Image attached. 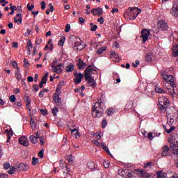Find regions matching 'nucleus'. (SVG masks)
<instances>
[{"instance_id":"nucleus-15","label":"nucleus","mask_w":178,"mask_h":178,"mask_svg":"<svg viewBox=\"0 0 178 178\" xmlns=\"http://www.w3.org/2000/svg\"><path fill=\"white\" fill-rule=\"evenodd\" d=\"M170 154L169 153V147L168 145H164L162 147L161 156H169Z\"/></svg>"},{"instance_id":"nucleus-42","label":"nucleus","mask_w":178,"mask_h":178,"mask_svg":"<svg viewBox=\"0 0 178 178\" xmlns=\"http://www.w3.org/2000/svg\"><path fill=\"white\" fill-rule=\"evenodd\" d=\"M103 165L106 169H108L110 166L109 161L104 160L103 162Z\"/></svg>"},{"instance_id":"nucleus-8","label":"nucleus","mask_w":178,"mask_h":178,"mask_svg":"<svg viewBox=\"0 0 178 178\" xmlns=\"http://www.w3.org/2000/svg\"><path fill=\"white\" fill-rule=\"evenodd\" d=\"M170 114L168 115V123L169 124L172 125V124H175V123H176L177 120V112H175L172 114V115H170Z\"/></svg>"},{"instance_id":"nucleus-48","label":"nucleus","mask_w":178,"mask_h":178,"mask_svg":"<svg viewBox=\"0 0 178 178\" xmlns=\"http://www.w3.org/2000/svg\"><path fill=\"white\" fill-rule=\"evenodd\" d=\"M12 65L13 67H15V69H17V70H20V68H19V65H17V63H16V61H13Z\"/></svg>"},{"instance_id":"nucleus-5","label":"nucleus","mask_w":178,"mask_h":178,"mask_svg":"<svg viewBox=\"0 0 178 178\" xmlns=\"http://www.w3.org/2000/svg\"><path fill=\"white\" fill-rule=\"evenodd\" d=\"M58 63V61L54 60L53 63L51 64L52 70L54 73H57L58 74H60L62 73V66H63V64L60 63L56 65Z\"/></svg>"},{"instance_id":"nucleus-50","label":"nucleus","mask_w":178,"mask_h":178,"mask_svg":"<svg viewBox=\"0 0 178 178\" xmlns=\"http://www.w3.org/2000/svg\"><path fill=\"white\" fill-rule=\"evenodd\" d=\"M92 143H93L95 144V145H96L97 147H101V143L98 142V140H92Z\"/></svg>"},{"instance_id":"nucleus-39","label":"nucleus","mask_w":178,"mask_h":178,"mask_svg":"<svg viewBox=\"0 0 178 178\" xmlns=\"http://www.w3.org/2000/svg\"><path fill=\"white\" fill-rule=\"evenodd\" d=\"M164 129H165L166 133H168V134H170V133L172 132L173 130H175L176 129V127H171L169 129H166V127H164Z\"/></svg>"},{"instance_id":"nucleus-36","label":"nucleus","mask_w":178,"mask_h":178,"mask_svg":"<svg viewBox=\"0 0 178 178\" xmlns=\"http://www.w3.org/2000/svg\"><path fill=\"white\" fill-rule=\"evenodd\" d=\"M24 101L26 106H30V105H31V100L30 99L29 97H25Z\"/></svg>"},{"instance_id":"nucleus-43","label":"nucleus","mask_w":178,"mask_h":178,"mask_svg":"<svg viewBox=\"0 0 178 178\" xmlns=\"http://www.w3.org/2000/svg\"><path fill=\"white\" fill-rule=\"evenodd\" d=\"M16 172V168L15 167H10L8 170L9 175H13Z\"/></svg>"},{"instance_id":"nucleus-61","label":"nucleus","mask_w":178,"mask_h":178,"mask_svg":"<svg viewBox=\"0 0 178 178\" xmlns=\"http://www.w3.org/2000/svg\"><path fill=\"white\" fill-rule=\"evenodd\" d=\"M98 23H100V24H104V17H100V18H99L97 19Z\"/></svg>"},{"instance_id":"nucleus-49","label":"nucleus","mask_w":178,"mask_h":178,"mask_svg":"<svg viewBox=\"0 0 178 178\" xmlns=\"http://www.w3.org/2000/svg\"><path fill=\"white\" fill-rule=\"evenodd\" d=\"M24 67H29L30 66V63H29V60L27 59H24Z\"/></svg>"},{"instance_id":"nucleus-47","label":"nucleus","mask_w":178,"mask_h":178,"mask_svg":"<svg viewBox=\"0 0 178 178\" xmlns=\"http://www.w3.org/2000/svg\"><path fill=\"white\" fill-rule=\"evenodd\" d=\"M31 118V127H32V129H35V124L34 123V120H33V118L31 117V115H30Z\"/></svg>"},{"instance_id":"nucleus-7","label":"nucleus","mask_w":178,"mask_h":178,"mask_svg":"<svg viewBox=\"0 0 178 178\" xmlns=\"http://www.w3.org/2000/svg\"><path fill=\"white\" fill-rule=\"evenodd\" d=\"M97 73V70L94 69L92 65H88L85 70V77L88 76L89 77L92 76V74H95Z\"/></svg>"},{"instance_id":"nucleus-4","label":"nucleus","mask_w":178,"mask_h":178,"mask_svg":"<svg viewBox=\"0 0 178 178\" xmlns=\"http://www.w3.org/2000/svg\"><path fill=\"white\" fill-rule=\"evenodd\" d=\"M169 105V102L168 99L165 97H161L159 98L158 106L161 111H166L168 109V106Z\"/></svg>"},{"instance_id":"nucleus-19","label":"nucleus","mask_w":178,"mask_h":178,"mask_svg":"<svg viewBox=\"0 0 178 178\" xmlns=\"http://www.w3.org/2000/svg\"><path fill=\"white\" fill-rule=\"evenodd\" d=\"M4 133L6 134H7V143H9V141H10V138H12L13 136V131H9L8 129H6V131H4Z\"/></svg>"},{"instance_id":"nucleus-58","label":"nucleus","mask_w":178,"mask_h":178,"mask_svg":"<svg viewBox=\"0 0 178 178\" xmlns=\"http://www.w3.org/2000/svg\"><path fill=\"white\" fill-rule=\"evenodd\" d=\"M27 8L29 10H33V9H34V4H31V6H30V3H28Z\"/></svg>"},{"instance_id":"nucleus-57","label":"nucleus","mask_w":178,"mask_h":178,"mask_svg":"<svg viewBox=\"0 0 178 178\" xmlns=\"http://www.w3.org/2000/svg\"><path fill=\"white\" fill-rule=\"evenodd\" d=\"M41 42H42V40L41 38H39V39H37L35 42V44L36 45H40V44H41Z\"/></svg>"},{"instance_id":"nucleus-6","label":"nucleus","mask_w":178,"mask_h":178,"mask_svg":"<svg viewBox=\"0 0 178 178\" xmlns=\"http://www.w3.org/2000/svg\"><path fill=\"white\" fill-rule=\"evenodd\" d=\"M157 26L163 31H166L169 29L168 23H166V21L163 19L159 21L157 23Z\"/></svg>"},{"instance_id":"nucleus-53","label":"nucleus","mask_w":178,"mask_h":178,"mask_svg":"<svg viewBox=\"0 0 178 178\" xmlns=\"http://www.w3.org/2000/svg\"><path fill=\"white\" fill-rule=\"evenodd\" d=\"M154 134H152V132H149L147 134V138H149V140H154Z\"/></svg>"},{"instance_id":"nucleus-3","label":"nucleus","mask_w":178,"mask_h":178,"mask_svg":"<svg viewBox=\"0 0 178 178\" xmlns=\"http://www.w3.org/2000/svg\"><path fill=\"white\" fill-rule=\"evenodd\" d=\"M140 13H141V9L137 8H129L127 10V14L128 16H132L134 15L132 17H129L131 20H134V19H136Z\"/></svg>"},{"instance_id":"nucleus-51","label":"nucleus","mask_w":178,"mask_h":178,"mask_svg":"<svg viewBox=\"0 0 178 178\" xmlns=\"http://www.w3.org/2000/svg\"><path fill=\"white\" fill-rule=\"evenodd\" d=\"M125 178H133V173L130 172V171L128 170Z\"/></svg>"},{"instance_id":"nucleus-54","label":"nucleus","mask_w":178,"mask_h":178,"mask_svg":"<svg viewBox=\"0 0 178 178\" xmlns=\"http://www.w3.org/2000/svg\"><path fill=\"white\" fill-rule=\"evenodd\" d=\"M138 65H140V61L138 60H136L135 61V63H132V66H133L134 67H137L138 66Z\"/></svg>"},{"instance_id":"nucleus-38","label":"nucleus","mask_w":178,"mask_h":178,"mask_svg":"<svg viewBox=\"0 0 178 178\" xmlns=\"http://www.w3.org/2000/svg\"><path fill=\"white\" fill-rule=\"evenodd\" d=\"M156 92H159V94H162L163 92H165L164 90H162L159 86H156L154 88Z\"/></svg>"},{"instance_id":"nucleus-14","label":"nucleus","mask_w":178,"mask_h":178,"mask_svg":"<svg viewBox=\"0 0 178 178\" xmlns=\"http://www.w3.org/2000/svg\"><path fill=\"white\" fill-rule=\"evenodd\" d=\"M19 143L21 144V145H24V147H29V139L26 138L25 136L20 137L19 139Z\"/></svg>"},{"instance_id":"nucleus-1","label":"nucleus","mask_w":178,"mask_h":178,"mask_svg":"<svg viewBox=\"0 0 178 178\" xmlns=\"http://www.w3.org/2000/svg\"><path fill=\"white\" fill-rule=\"evenodd\" d=\"M105 111V107L101 101L96 102L92 108V115L93 118H102L104 116V112Z\"/></svg>"},{"instance_id":"nucleus-13","label":"nucleus","mask_w":178,"mask_h":178,"mask_svg":"<svg viewBox=\"0 0 178 178\" xmlns=\"http://www.w3.org/2000/svg\"><path fill=\"white\" fill-rule=\"evenodd\" d=\"M74 75L76 76V79H74L75 84H80L81 83V79L84 77V74L81 73H74Z\"/></svg>"},{"instance_id":"nucleus-23","label":"nucleus","mask_w":178,"mask_h":178,"mask_svg":"<svg viewBox=\"0 0 178 178\" xmlns=\"http://www.w3.org/2000/svg\"><path fill=\"white\" fill-rule=\"evenodd\" d=\"M115 112H116V109L114 108H109L106 110L107 116H112V115L115 114Z\"/></svg>"},{"instance_id":"nucleus-32","label":"nucleus","mask_w":178,"mask_h":178,"mask_svg":"<svg viewBox=\"0 0 178 178\" xmlns=\"http://www.w3.org/2000/svg\"><path fill=\"white\" fill-rule=\"evenodd\" d=\"M48 76H49V73L46 72L44 74V76L42 78V83H44V84H47V80H48Z\"/></svg>"},{"instance_id":"nucleus-62","label":"nucleus","mask_w":178,"mask_h":178,"mask_svg":"<svg viewBox=\"0 0 178 178\" xmlns=\"http://www.w3.org/2000/svg\"><path fill=\"white\" fill-rule=\"evenodd\" d=\"M96 138L97 140H101V132L98 131L96 133Z\"/></svg>"},{"instance_id":"nucleus-45","label":"nucleus","mask_w":178,"mask_h":178,"mask_svg":"<svg viewBox=\"0 0 178 178\" xmlns=\"http://www.w3.org/2000/svg\"><path fill=\"white\" fill-rule=\"evenodd\" d=\"M38 163V158L33 157L32 158V165H37Z\"/></svg>"},{"instance_id":"nucleus-24","label":"nucleus","mask_w":178,"mask_h":178,"mask_svg":"<svg viewBox=\"0 0 178 178\" xmlns=\"http://www.w3.org/2000/svg\"><path fill=\"white\" fill-rule=\"evenodd\" d=\"M87 168L91 170H95V163H94V161L88 162Z\"/></svg>"},{"instance_id":"nucleus-40","label":"nucleus","mask_w":178,"mask_h":178,"mask_svg":"<svg viewBox=\"0 0 178 178\" xmlns=\"http://www.w3.org/2000/svg\"><path fill=\"white\" fill-rule=\"evenodd\" d=\"M110 58L113 62H119V56H118V54H115V56H113V57Z\"/></svg>"},{"instance_id":"nucleus-18","label":"nucleus","mask_w":178,"mask_h":178,"mask_svg":"<svg viewBox=\"0 0 178 178\" xmlns=\"http://www.w3.org/2000/svg\"><path fill=\"white\" fill-rule=\"evenodd\" d=\"M77 65H78V67L80 70L84 69L86 67V66H87V63L83 62V60H81V59H80V58L78 60Z\"/></svg>"},{"instance_id":"nucleus-60","label":"nucleus","mask_w":178,"mask_h":178,"mask_svg":"<svg viewBox=\"0 0 178 178\" xmlns=\"http://www.w3.org/2000/svg\"><path fill=\"white\" fill-rule=\"evenodd\" d=\"M4 169H9L10 168V164L9 163H5L3 165Z\"/></svg>"},{"instance_id":"nucleus-46","label":"nucleus","mask_w":178,"mask_h":178,"mask_svg":"<svg viewBox=\"0 0 178 178\" xmlns=\"http://www.w3.org/2000/svg\"><path fill=\"white\" fill-rule=\"evenodd\" d=\"M174 56L176 58V56H178V45H177L174 49Z\"/></svg>"},{"instance_id":"nucleus-21","label":"nucleus","mask_w":178,"mask_h":178,"mask_svg":"<svg viewBox=\"0 0 178 178\" xmlns=\"http://www.w3.org/2000/svg\"><path fill=\"white\" fill-rule=\"evenodd\" d=\"M100 147H102V148H103V149H104V151L107 152L108 155L112 156V154H111V152L109 151V148L106 147V145H105L104 143H100Z\"/></svg>"},{"instance_id":"nucleus-33","label":"nucleus","mask_w":178,"mask_h":178,"mask_svg":"<svg viewBox=\"0 0 178 178\" xmlns=\"http://www.w3.org/2000/svg\"><path fill=\"white\" fill-rule=\"evenodd\" d=\"M53 99H54V102H56V104H59V102H60V98H59V95H58L56 93L54 96Z\"/></svg>"},{"instance_id":"nucleus-25","label":"nucleus","mask_w":178,"mask_h":178,"mask_svg":"<svg viewBox=\"0 0 178 178\" xmlns=\"http://www.w3.org/2000/svg\"><path fill=\"white\" fill-rule=\"evenodd\" d=\"M60 166L62 169H66L67 172H69V168H67V163H64L63 160L60 161Z\"/></svg>"},{"instance_id":"nucleus-9","label":"nucleus","mask_w":178,"mask_h":178,"mask_svg":"<svg viewBox=\"0 0 178 178\" xmlns=\"http://www.w3.org/2000/svg\"><path fill=\"white\" fill-rule=\"evenodd\" d=\"M151 35V32L147 29H143L141 32V38L143 39V42H145L148 40V37Z\"/></svg>"},{"instance_id":"nucleus-12","label":"nucleus","mask_w":178,"mask_h":178,"mask_svg":"<svg viewBox=\"0 0 178 178\" xmlns=\"http://www.w3.org/2000/svg\"><path fill=\"white\" fill-rule=\"evenodd\" d=\"M103 12L104 10H102V8L99 7H97L96 8H92L91 10V13H92L94 16H102Z\"/></svg>"},{"instance_id":"nucleus-64","label":"nucleus","mask_w":178,"mask_h":178,"mask_svg":"<svg viewBox=\"0 0 178 178\" xmlns=\"http://www.w3.org/2000/svg\"><path fill=\"white\" fill-rule=\"evenodd\" d=\"M33 90H34V91H38V90H40V88L38 87V85H37V84H34L33 85Z\"/></svg>"},{"instance_id":"nucleus-16","label":"nucleus","mask_w":178,"mask_h":178,"mask_svg":"<svg viewBox=\"0 0 178 178\" xmlns=\"http://www.w3.org/2000/svg\"><path fill=\"white\" fill-rule=\"evenodd\" d=\"M17 170H29V165L26 163H21L17 166Z\"/></svg>"},{"instance_id":"nucleus-63","label":"nucleus","mask_w":178,"mask_h":178,"mask_svg":"<svg viewBox=\"0 0 178 178\" xmlns=\"http://www.w3.org/2000/svg\"><path fill=\"white\" fill-rule=\"evenodd\" d=\"M98 26L97 25H94L90 28V31H96Z\"/></svg>"},{"instance_id":"nucleus-11","label":"nucleus","mask_w":178,"mask_h":178,"mask_svg":"<svg viewBox=\"0 0 178 178\" xmlns=\"http://www.w3.org/2000/svg\"><path fill=\"white\" fill-rule=\"evenodd\" d=\"M171 15L172 16H175V17H177V16H178V1L174 2L173 6L171 9Z\"/></svg>"},{"instance_id":"nucleus-37","label":"nucleus","mask_w":178,"mask_h":178,"mask_svg":"<svg viewBox=\"0 0 178 178\" xmlns=\"http://www.w3.org/2000/svg\"><path fill=\"white\" fill-rule=\"evenodd\" d=\"M67 161H68V163L72 165V163H73L74 159H73V156H72V155H68L67 156L66 158Z\"/></svg>"},{"instance_id":"nucleus-59","label":"nucleus","mask_w":178,"mask_h":178,"mask_svg":"<svg viewBox=\"0 0 178 178\" xmlns=\"http://www.w3.org/2000/svg\"><path fill=\"white\" fill-rule=\"evenodd\" d=\"M80 45H81V40L75 42L74 47H80Z\"/></svg>"},{"instance_id":"nucleus-17","label":"nucleus","mask_w":178,"mask_h":178,"mask_svg":"<svg viewBox=\"0 0 178 178\" xmlns=\"http://www.w3.org/2000/svg\"><path fill=\"white\" fill-rule=\"evenodd\" d=\"M14 22L15 23H17L18 24H22V22H23V17H22L21 13H18L16 15V16L14 17Z\"/></svg>"},{"instance_id":"nucleus-31","label":"nucleus","mask_w":178,"mask_h":178,"mask_svg":"<svg viewBox=\"0 0 178 178\" xmlns=\"http://www.w3.org/2000/svg\"><path fill=\"white\" fill-rule=\"evenodd\" d=\"M146 62H151L152 60V53H148L145 58Z\"/></svg>"},{"instance_id":"nucleus-44","label":"nucleus","mask_w":178,"mask_h":178,"mask_svg":"<svg viewBox=\"0 0 178 178\" xmlns=\"http://www.w3.org/2000/svg\"><path fill=\"white\" fill-rule=\"evenodd\" d=\"M59 112V110H58L57 107H54L51 110V113L54 115V116H56V113Z\"/></svg>"},{"instance_id":"nucleus-26","label":"nucleus","mask_w":178,"mask_h":178,"mask_svg":"<svg viewBox=\"0 0 178 178\" xmlns=\"http://www.w3.org/2000/svg\"><path fill=\"white\" fill-rule=\"evenodd\" d=\"M65 70L67 73H72V72L74 70V65H73V64H70V65H67L65 67Z\"/></svg>"},{"instance_id":"nucleus-22","label":"nucleus","mask_w":178,"mask_h":178,"mask_svg":"<svg viewBox=\"0 0 178 178\" xmlns=\"http://www.w3.org/2000/svg\"><path fill=\"white\" fill-rule=\"evenodd\" d=\"M128 171H129V170L120 169L118 170V175L120 176H122V177H126V175H127Z\"/></svg>"},{"instance_id":"nucleus-27","label":"nucleus","mask_w":178,"mask_h":178,"mask_svg":"<svg viewBox=\"0 0 178 178\" xmlns=\"http://www.w3.org/2000/svg\"><path fill=\"white\" fill-rule=\"evenodd\" d=\"M71 134L72 136H74V137H75L76 138H77L78 136H80V133L79 132L77 129H71Z\"/></svg>"},{"instance_id":"nucleus-35","label":"nucleus","mask_w":178,"mask_h":178,"mask_svg":"<svg viewBox=\"0 0 178 178\" xmlns=\"http://www.w3.org/2000/svg\"><path fill=\"white\" fill-rule=\"evenodd\" d=\"M65 40H66V38H65V36L61 38V39L58 41V45L59 47H63V44H65Z\"/></svg>"},{"instance_id":"nucleus-34","label":"nucleus","mask_w":178,"mask_h":178,"mask_svg":"<svg viewBox=\"0 0 178 178\" xmlns=\"http://www.w3.org/2000/svg\"><path fill=\"white\" fill-rule=\"evenodd\" d=\"M106 47H100L97 51H96V54H97V55H101L103 52H104V51H106Z\"/></svg>"},{"instance_id":"nucleus-30","label":"nucleus","mask_w":178,"mask_h":178,"mask_svg":"<svg viewBox=\"0 0 178 178\" xmlns=\"http://www.w3.org/2000/svg\"><path fill=\"white\" fill-rule=\"evenodd\" d=\"M15 77L18 81L22 79V74L20 73V70H17L15 71Z\"/></svg>"},{"instance_id":"nucleus-52","label":"nucleus","mask_w":178,"mask_h":178,"mask_svg":"<svg viewBox=\"0 0 178 178\" xmlns=\"http://www.w3.org/2000/svg\"><path fill=\"white\" fill-rule=\"evenodd\" d=\"M9 99H10V102H16V96L13 95L10 97Z\"/></svg>"},{"instance_id":"nucleus-56","label":"nucleus","mask_w":178,"mask_h":178,"mask_svg":"<svg viewBox=\"0 0 178 178\" xmlns=\"http://www.w3.org/2000/svg\"><path fill=\"white\" fill-rule=\"evenodd\" d=\"M65 33H69L70 31V24H67L65 29Z\"/></svg>"},{"instance_id":"nucleus-20","label":"nucleus","mask_w":178,"mask_h":178,"mask_svg":"<svg viewBox=\"0 0 178 178\" xmlns=\"http://www.w3.org/2000/svg\"><path fill=\"white\" fill-rule=\"evenodd\" d=\"M100 147H102V148H103V149H104V151L107 152L108 155L112 156V154H111V152L109 151V148L106 147V145H105L104 143H100Z\"/></svg>"},{"instance_id":"nucleus-10","label":"nucleus","mask_w":178,"mask_h":178,"mask_svg":"<svg viewBox=\"0 0 178 178\" xmlns=\"http://www.w3.org/2000/svg\"><path fill=\"white\" fill-rule=\"evenodd\" d=\"M85 79L86 81H88V83L90 87H92V88H94L95 86H97V83L95 82V80H94V77L88 76V74H87Z\"/></svg>"},{"instance_id":"nucleus-2","label":"nucleus","mask_w":178,"mask_h":178,"mask_svg":"<svg viewBox=\"0 0 178 178\" xmlns=\"http://www.w3.org/2000/svg\"><path fill=\"white\" fill-rule=\"evenodd\" d=\"M161 76L163 80L170 85V88H168V93L170 94V95H175L176 92H175V80L173 79V76L168 75L165 74V72H163Z\"/></svg>"},{"instance_id":"nucleus-41","label":"nucleus","mask_w":178,"mask_h":178,"mask_svg":"<svg viewBox=\"0 0 178 178\" xmlns=\"http://www.w3.org/2000/svg\"><path fill=\"white\" fill-rule=\"evenodd\" d=\"M63 86V82H60L56 89L57 92H60V90H62Z\"/></svg>"},{"instance_id":"nucleus-55","label":"nucleus","mask_w":178,"mask_h":178,"mask_svg":"<svg viewBox=\"0 0 178 178\" xmlns=\"http://www.w3.org/2000/svg\"><path fill=\"white\" fill-rule=\"evenodd\" d=\"M102 127L104 129V127H106V124H108V122H106V120H103L102 122Z\"/></svg>"},{"instance_id":"nucleus-29","label":"nucleus","mask_w":178,"mask_h":178,"mask_svg":"<svg viewBox=\"0 0 178 178\" xmlns=\"http://www.w3.org/2000/svg\"><path fill=\"white\" fill-rule=\"evenodd\" d=\"M135 170L136 172H138L142 177H145V175H147V171L141 169H138Z\"/></svg>"},{"instance_id":"nucleus-28","label":"nucleus","mask_w":178,"mask_h":178,"mask_svg":"<svg viewBox=\"0 0 178 178\" xmlns=\"http://www.w3.org/2000/svg\"><path fill=\"white\" fill-rule=\"evenodd\" d=\"M37 140H38V137H35L33 135L29 136V141H31L32 144H37Z\"/></svg>"}]
</instances>
